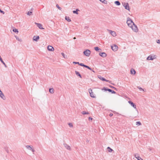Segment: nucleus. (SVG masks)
Instances as JSON below:
<instances>
[{
    "instance_id": "79ce46f5",
    "label": "nucleus",
    "mask_w": 160,
    "mask_h": 160,
    "mask_svg": "<svg viewBox=\"0 0 160 160\" xmlns=\"http://www.w3.org/2000/svg\"><path fill=\"white\" fill-rule=\"evenodd\" d=\"M0 12L2 13L3 14H4V12L0 8Z\"/></svg>"
},
{
    "instance_id": "f257e3e1",
    "label": "nucleus",
    "mask_w": 160,
    "mask_h": 160,
    "mask_svg": "<svg viewBox=\"0 0 160 160\" xmlns=\"http://www.w3.org/2000/svg\"><path fill=\"white\" fill-rule=\"evenodd\" d=\"M133 22L132 20L129 18L128 17L127 18V23L128 26L130 27L133 25Z\"/></svg>"
},
{
    "instance_id": "6e6d98bb",
    "label": "nucleus",
    "mask_w": 160,
    "mask_h": 160,
    "mask_svg": "<svg viewBox=\"0 0 160 160\" xmlns=\"http://www.w3.org/2000/svg\"><path fill=\"white\" fill-rule=\"evenodd\" d=\"M149 150H151V149H150Z\"/></svg>"
},
{
    "instance_id": "f3484780",
    "label": "nucleus",
    "mask_w": 160,
    "mask_h": 160,
    "mask_svg": "<svg viewBox=\"0 0 160 160\" xmlns=\"http://www.w3.org/2000/svg\"><path fill=\"white\" fill-rule=\"evenodd\" d=\"M111 89H109V88H105V87H104L102 89V90H104L105 91H108L109 92H110V91H111Z\"/></svg>"
},
{
    "instance_id": "37998d69",
    "label": "nucleus",
    "mask_w": 160,
    "mask_h": 160,
    "mask_svg": "<svg viewBox=\"0 0 160 160\" xmlns=\"http://www.w3.org/2000/svg\"><path fill=\"white\" fill-rule=\"evenodd\" d=\"M73 63L74 64H78V65H79V62H73Z\"/></svg>"
},
{
    "instance_id": "473e14b6",
    "label": "nucleus",
    "mask_w": 160,
    "mask_h": 160,
    "mask_svg": "<svg viewBox=\"0 0 160 160\" xmlns=\"http://www.w3.org/2000/svg\"><path fill=\"white\" fill-rule=\"evenodd\" d=\"M136 124L137 125L139 126L141 125L142 124L140 121H138L136 122Z\"/></svg>"
},
{
    "instance_id": "7c9ffc66",
    "label": "nucleus",
    "mask_w": 160,
    "mask_h": 160,
    "mask_svg": "<svg viewBox=\"0 0 160 160\" xmlns=\"http://www.w3.org/2000/svg\"><path fill=\"white\" fill-rule=\"evenodd\" d=\"M83 114V115H85V114H89V113L88 112H86L85 111H82V112H81Z\"/></svg>"
},
{
    "instance_id": "ddd939ff",
    "label": "nucleus",
    "mask_w": 160,
    "mask_h": 160,
    "mask_svg": "<svg viewBox=\"0 0 160 160\" xmlns=\"http://www.w3.org/2000/svg\"><path fill=\"white\" fill-rule=\"evenodd\" d=\"M136 72L135 70L133 69L132 68L130 70V73L132 75H135L136 74Z\"/></svg>"
},
{
    "instance_id": "49530a36",
    "label": "nucleus",
    "mask_w": 160,
    "mask_h": 160,
    "mask_svg": "<svg viewBox=\"0 0 160 160\" xmlns=\"http://www.w3.org/2000/svg\"><path fill=\"white\" fill-rule=\"evenodd\" d=\"M5 151L8 152V148H5Z\"/></svg>"
},
{
    "instance_id": "864d4df0",
    "label": "nucleus",
    "mask_w": 160,
    "mask_h": 160,
    "mask_svg": "<svg viewBox=\"0 0 160 160\" xmlns=\"http://www.w3.org/2000/svg\"><path fill=\"white\" fill-rule=\"evenodd\" d=\"M111 84H112V85H114V84H113V83H111Z\"/></svg>"
},
{
    "instance_id": "f704fd0d",
    "label": "nucleus",
    "mask_w": 160,
    "mask_h": 160,
    "mask_svg": "<svg viewBox=\"0 0 160 160\" xmlns=\"http://www.w3.org/2000/svg\"><path fill=\"white\" fill-rule=\"evenodd\" d=\"M79 65L80 66H82V67H85V66L86 65H84L83 63H79Z\"/></svg>"
},
{
    "instance_id": "9d476101",
    "label": "nucleus",
    "mask_w": 160,
    "mask_h": 160,
    "mask_svg": "<svg viewBox=\"0 0 160 160\" xmlns=\"http://www.w3.org/2000/svg\"><path fill=\"white\" fill-rule=\"evenodd\" d=\"M99 55L100 56L103 58L107 56V54L105 52H100Z\"/></svg>"
},
{
    "instance_id": "412c9836",
    "label": "nucleus",
    "mask_w": 160,
    "mask_h": 160,
    "mask_svg": "<svg viewBox=\"0 0 160 160\" xmlns=\"http://www.w3.org/2000/svg\"><path fill=\"white\" fill-rule=\"evenodd\" d=\"M50 93L52 94L54 93V89L53 88H50L49 89Z\"/></svg>"
},
{
    "instance_id": "e433bc0d",
    "label": "nucleus",
    "mask_w": 160,
    "mask_h": 160,
    "mask_svg": "<svg viewBox=\"0 0 160 160\" xmlns=\"http://www.w3.org/2000/svg\"><path fill=\"white\" fill-rule=\"evenodd\" d=\"M56 6L59 10H61L62 9V8L60 7L58 4H56Z\"/></svg>"
},
{
    "instance_id": "4468645a",
    "label": "nucleus",
    "mask_w": 160,
    "mask_h": 160,
    "mask_svg": "<svg viewBox=\"0 0 160 160\" xmlns=\"http://www.w3.org/2000/svg\"><path fill=\"white\" fill-rule=\"evenodd\" d=\"M135 157L138 160H143V159H142L140 157H139V155L138 154H136L135 155Z\"/></svg>"
},
{
    "instance_id": "72a5a7b5",
    "label": "nucleus",
    "mask_w": 160,
    "mask_h": 160,
    "mask_svg": "<svg viewBox=\"0 0 160 160\" xmlns=\"http://www.w3.org/2000/svg\"><path fill=\"white\" fill-rule=\"evenodd\" d=\"M15 38L17 40L20 42L22 41V40L21 39H19V38L17 37V36H15Z\"/></svg>"
},
{
    "instance_id": "0eeeda50",
    "label": "nucleus",
    "mask_w": 160,
    "mask_h": 160,
    "mask_svg": "<svg viewBox=\"0 0 160 160\" xmlns=\"http://www.w3.org/2000/svg\"><path fill=\"white\" fill-rule=\"evenodd\" d=\"M35 24L37 25V27L40 29H43L44 28H42V25L41 24L35 22Z\"/></svg>"
},
{
    "instance_id": "8fccbe9b",
    "label": "nucleus",
    "mask_w": 160,
    "mask_h": 160,
    "mask_svg": "<svg viewBox=\"0 0 160 160\" xmlns=\"http://www.w3.org/2000/svg\"><path fill=\"white\" fill-rule=\"evenodd\" d=\"M88 119L89 120H92V118L91 117H89V118Z\"/></svg>"
},
{
    "instance_id": "a18cd8bd",
    "label": "nucleus",
    "mask_w": 160,
    "mask_h": 160,
    "mask_svg": "<svg viewBox=\"0 0 160 160\" xmlns=\"http://www.w3.org/2000/svg\"><path fill=\"white\" fill-rule=\"evenodd\" d=\"M157 42L158 44H160V40L158 39V40H157Z\"/></svg>"
},
{
    "instance_id": "1a4fd4ad",
    "label": "nucleus",
    "mask_w": 160,
    "mask_h": 160,
    "mask_svg": "<svg viewBox=\"0 0 160 160\" xmlns=\"http://www.w3.org/2000/svg\"><path fill=\"white\" fill-rule=\"evenodd\" d=\"M48 49L50 51H52L54 50V48L51 46L49 45L48 47Z\"/></svg>"
},
{
    "instance_id": "423d86ee",
    "label": "nucleus",
    "mask_w": 160,
    "mask_h": 160,
    "mask_svg": "<svg viewBox=\"0 0 160 160\" xmlns=\"http://www.w3.org/2000/svg\"><path fill=\"white\" fill-rule=\"evenodd\" d=\"M111 47L112 50L114 51H117L118 48V47L115 45H114L113 46H111Z\"/></svg>"
},
{
    "instance_id": "c03bdc74",
    "label": "nucleus",
    "mask_w": 160,
    "mask_h": 160,
    "mask_svg": "<svg viewBox=\"0 0 160 160\" xmlns=\"http://www.w3.org/2000/svg\"><path fill=\"white\" fill-rule=\"evenodd\" d=\"M113 114L112 113H110L109 114V116L110 117H112V116H113Z\"/></svg>"
},
{
    "instance_id": "39448f33",
    "label": "nucleus",
    "mask_w": 160,
    "mask_h": 160,
    "mask_svg": "<svg viewBox=\"0 0 160 160\" xmlns=\"http://www.w3.org/2000/svg\"><path fill=\"white\" fill-rule=\"evenodd\" d=\"M88 92L90 93V96L93 98H95V96H94V94L92 92V90L91 88L89 89Z\"/></svg>"
},
{
    "instance_id": "bb28decb",
    "label": "nucleus",
    "mask_w": 160,
    "mask_h": 160,
    "mask_svg": "<svg viewBox=\"0 0 160 160\" xmlns=\"http://www.w3.org/2000/svg\"><path fill=\"white\" fill-rule=\"evenodd\" d=\"M107 149L109 152H112L113 151V150L109 147L107 148Z\"/></svg>"
},
{
    "instance_id": "a211bd4d",
    "label": "nucleus",
    "mask_w": 160,
    "mask_h": 160,
    "mask_svg": "<svg viewBox=\"0 0 160 160\" xmlns=\"http://www.w3.org/2000/svg\"><path fill=\"white\" fill-rule=\"evenodd\" d=\"M75 73L76 74L77 76H79L81 78H82L81 75L80 74V73L78 72L77 71H75Z\"/></svg>"
},
{
    "instance_id": "2f4dec72",
    "label": "nucleus",
    "mask_w": 160,
    "mask_h": 160,
    "mask_svg": "<svg viewBox=\"0 0 160 160\" xmlns=\"http://www.w3.org/2000/svg\"><path fill=\"white\" fill-rule=\"evenodd\" d=\"M109 87H110L111 88L114 89V90H116L117 91V88H115V87H114L110 85H109Z\"/></svg>"
},
{
    "instance_id": "7ed1b4c3",
    "label": "nucleus",
    "mask_w": 160,
    "mask_h": 160,
    "mask_svg": "<svg viewBox=\"0 0 160 160\" xmlns=\"http://www.w3.org/2000/svg\"><path fill=\"white\" fill-rule=\"evenodd\" d=\"M132 30L135 32H137L138 31V29L137 26L135 25L134 22H133V25L132 27H131Z\"/></svg>"
},
{
    "instance_id": "6e6552de",
    "label": "nucleus",
    "mask_w": 160,
    "mask_h": 160,
    "mask_svg": "<svg viewBox=\"0 0 160 160\" xmlns=\"http://www.w3.org/2000/svg\"><path fill=\"white\" fill-rule=\"evenodd\" d=\"M128 102L134 108L136 109V106L135 103H133L131 101H129Z\"/></svg>"
},
{
    "instance_id": "4c0bfd02",
    "label": "nucleus",
    "mask_w": 160,
    "mask_h": 160,
    "mask_svg": "<svg viewBox=\"0 0 160 160\" xmlns=\"http://www.w3.org/2000/svg\"><path fill=\"white\" fill-rule=\"evenodd\" d=\"M140 90V91H142L143 92L144 91V89H142L141 87H137Z\"/></svg>"
},
{
    "instance_id": "dca6fc26",
    "label": "nucleus",
    "mask_w": 160,
    "mask_h": 160,
    "mask_svg": "<svg viewBox=\"0 0 160 160\" xmlns=\"http://www.w3.org/2000/svg\"><path fill=\"white\" fill-rule=\"evenodd\" d=\"M64 147L68 149V150H71V148L70 146H68L67 144L66 143H64Z\"/></svg>"
},
{
    "instance_id": "b1692460",
    "label": "nucleus",
    "mask_w": 160,
    "mask_h": 160,
    "mask_svg": "<svg viewBox=\"0 0 160 160\" xmlns=\"http://www.w3.org/2000/svg\"><path fill=\"white\" fill-rule=\"evenodd\" d=\"M0 97L1 98L3 99V100H5L6 99V97L4 96L3 93H2V94H1V95H0Z\"/></svg>"
},
{
    "instance_id": "6ab92c4d",
    "label": "nucleus",
    "mask_w": 160,
    "mask_h": 160,
    "mask_svg": "<svg viewBox=\"0 0 160 160\" xmlns=\"http://www.w3.org/2000/svg\"><path fill=\"white\" fill-rule=\"evenodd\" d=\"M98 78H99L100 79V80H102V81H105V79L104 78H103V77H102L101 76H100V75H99V76H98Z\"/></svg>"
},
{
    "instance_id": "58836bf2",
    "label": "nucleus",
    "mask_w": 160,
    "mask_h": 160,
    "mask_svg": "<svg viewBox=\"0 0 160 160\" xmlns=\"http://www.w3.org/2000/svg\"><path fill=\"white\" fill-rule=\"evenodd\" d=\"M32 13V12L31 11H29L27 13L28 15H31Z\"/></svg>"
},
{
    "instance_id": "c9c22d12",
    "label": "nucleus",
    "mask_w": 160,
    "mask_h": 160,
    "mask_svg": "<svg viewBox=\"0 0 160 160\" xmlns=\"http://www.w3.org/2000/svg\"><path fill=\"white\" fill-rule=\"evenodd\" d=\"M61 54L63 56V57L64 58H67V55L65 56L63 53L62 52L61 53Z\"/></svg>"
},
{
    "instance_id": "603ef678",
    "label": "nucleus",
    "mask_w": 160,
    "mask_h": 160,
    "mask_svg": "<svg viewBox=\"0 0 160 160\" xmlns=\"http://www.w3.org/2000/svg\"><path fill=\"white\" fill-rule=\"evenodd\" d=\"M112 112H114V113H116V112L115 111H112Z\"/></svg>"
},
{
    "instance_id": "c85d7f7f",
    "label": "nucleus",
    "mask_w": 160,
    "mask_h": 160,
    "mask_svg": "<svg viewBox=\"0 0 160 160\" xmlns=\"http://www.w3.org/2000/svg\"><path fill=\"white\" fill-rule=\"evenodd\" d=\"M94 49L97 51H98L99 50H101V49L99 48L98 47H95Z\"/></svg>"
},
{
    "instance_id": "09e8293b",
    "label": "nucleus",
    "mask_w": 160,
    "mask_h": 160,
    "mask_svg": "<svg viewBox=\"0 0 160 160\" xmlns=\"http://www.w3.org/2000/svg\"><path fill=\"white\" fill-rule=\"evenodd\" d=\"M105 81H106V82H111L110 81L108 80H106L105 79Z\"/></svg>"
},
{
    "instance_id": "2eb2a0df",
    "label": "nucleus",
    "mask_w": 160,
    "mask_h": 160,
    "mask_svg": "<svg viewBox=\"0 0 160 160\" xmlns=\"http://www.w3.org/2000/svg\"><path fill=\"white\" fill-rule=\"evenodd\" d=\"M39 39V37L38 36H34L33 38V40L36 41H37Z\"/></svg>"
},
{
    "instance_id": "c756f323",
    "label": "nucleus",
    "mask_w": 160,
    "mask_h": 160,
    "mask_svg": "<svg viewBox=\"0 0 160 160\" xmlns=\"http://www.w3.org/2000/svg\"><path fill=\"white\" fill-rule=\"evenodd\" d=\"M12 31L14 32H18V29H16L15 28H13L12 29Z\"/></svg>"
},
{
    "instance_id": "de8ad7c7",
    "label": "nucleus",
    "mask_w": 160,
    "mask_h": 160,
    "mask_svg": "<svg viewBox=\"0 0 160 160\" xmlns=\"http://www.w3.org/2000/svg\"><path fill=\"white\" fill-rule=\"evenodd\" d=\"M31 151L33 152H35V150L32 148Z\"/></svg>"
},
{
    "instance_id": "5fc2aeb1",
    "label": "nucleus",
    "mask_w": 160,
    "mask_h": 160,
    "mask_svg": "<svg viewBox=\"0 0 160 160\" xmlns=\"http://www.w3.org/2000/svg\"><path fill=\"white\" fill-rule=\"evenodd\" d=\"M32 9H33V8H32V9H31V10H32Z\"/></svg>"
},
{
    "instance_id": "a19ab883",
    "label": "nucleus",
    "mask_w": 160,
    "mask_h": 160,
    "mask_svg": "<svg viewBox=\"0 0 160 160\" xmlns=\"http://www.w3.org/2000/svg\"><path fill=\"white\" fill-rule=\"evenodd\" d=\"M111 91H110V92H111L112 93H113V94H116V92L114 91L113 90H111Z\"/></svg>"
},
{
    "instance_id": "393cba45",
    "label": "nucleus",
    "mask_w": 160,
    "mask_h": 160,
    "mask_svg": "<svg viewBox=\"0 0 160 160\" xmlns=\"http://www.w3.org/2000/svg\"><path fill=\"white\" fill-rule=\"evenodd\" d=\"M85 68H88V69L91 70V71H92L94 72H95L90 67H89L88 66L86 65Z\"/></svg>"
},
{
    "instance_id": "cd10ccee",
    "label": "nucleus",
    "mask_w": 160,
    "mask_h": 160,
    "mask_svg": "<svg viewBox=\"0 0 160 160\" xmlns=\"http://www.w3.org/2000/svg\"><path fill=\"white\" fill-rule=\"evenodd\" d=\"M100 1H101L102 3L104 4H107V1L105 0H99Z\"/></svg>"
},
{
    "instance_id": "f8f14e48",
    "label": "nucleus",
    "mask_w": 160,
    "mask_h": 160,
    "mask_svg": "<svg viewBox=\"0 0 160 160\" xmlns=\"http://www.w3.org/2000/svg\"><path fill=\"white\" fill-rule=\"evenodd\" d=\"M154 58H155L152 57V56L149 55L147 58V60H153Z\"/></svg>"
},
{
    "instance_id": "5701e85b",
    "label": "nucleus",
    "mask_w": 160,
    "mask_h": 160,
    "mask_svg": "<svg viewBox=\"0 0 160 160\" xmlns=\"http://www.w3.org/2000/svg\"><path fill=\"white\" fill-rule=\"evenodd\" d=\"M114 3L117 6H119L120 5V3L119 1H117L114 2Z\"/></svg>"
},
{
    "instance_id": "aec40b11",
    "label": "nucleus",
    "mask_w": 160,
    "mask_h": 160,
    "mask_svg": "<svg viewBox=\"0 0 160 160\" xmlns=\"http://www.w3.org/2000/svg\"><path fill=\"white\" fill-rule=\"evenodd\" d=\"M26 148L28 149V150H31L32 149V148H33V146H30V145H27L26 146Z\"/></svg>"
},
{
    "instance_id": "a878e982",
    "label": "nucleus",
    "mask_w": 160,
    "mask_h": 160,
    "mask_svg": "<svg viewBox=\"0 0 160 160\" xmlns=\"http://www.w3.org/2000/svg\"><path fill=\"white\" fill-rule=\"evenodd\" d=\"M65 19L67 20L68 22H70L71 21V19L69 17L66 16L65 17Z\"/></svg>"
},
{
    "instance_id": "4be33fe9",
    "label": "nucleus",
    "mask_w": 160,
    "mask_h": 160,
    "mask_svg": "<svg viewBox=\"0 0 160 160\" xmlns=\"http://www.w3.org/2000/svg\"><path fill=\"white\" fill-rule=\"evenodd\" d=\"M79 11V10L78 9H77L76 10H74L73 11V13L78 14V11Z\"/></svg>"
},
{
    "instance_id": "3c124183",
    "label": "nucleus",
    "mask_w": 160,
    "mask_h": 160,
    "mask_svg": "<svg viewBox=\"0 0 160 160\" xmlns=\"http://www.w3.org/2000/svg\"><path fill=\"white\" fill-rule=\"evenodd\" d=\"M2 91L1 90H0V95H1V94H2Z\"/></svg>"
},
{
    "instance_id": "ea45409f",
    "label": "nucleus",
    "mask_w": 160,
    "mask_h": 160,
    "mask_svg": "<svg viewBox=\"0 0 160 160\" xmlns=\"http://www.w3.org/2000/svg\"><path fill=\"white\" fill-rule=\"evenodd\" d=\"M68 125L70 127H72L73 125L72 123H68Z\"/></svg>"
},
{
    "instance_id": "4d7b16f0",
    "label": "nucleus",
    "mask_w": 160,
    "mask_h": 160,
    "mask_svg": "<svg viewBox=\"0 0 160 160\" xmlns=\"http://www.w3.org/2000/svg\"><path fill=\"white\" fill-rule=\"evenodd\" d=\"M75 37H74V39H75Z\"/></svg>"
},
{
    "instance_id": "20e7f679",
    "label": "nucleus",
    "mask_w": 160,
    "mask_h": 160,
    "mask_svg": "<svg viewBox=\"0 0 160 160\" xmlns=\"http://www.w3.org/2000/svg\"><path fill=\"white\" fill-rule=\"evenodd\" d=\"M123 5L125 9L129 11L130 8L128 3L124 2V3H123Z\"/></svg>"
},
{
    "instance_id": "f03ea898",
    "label": "nucleus",
    "mask_w": 160,
    "mask_h": 160,
    "mask_svg": "<svg viewBox=\"0 0 160 160\" xmlns=\"http://www.w3.org/2000/svg\"><path fill=\"white\" fill-rule=\"evenodd\" d=\"M83 53L86 56L89 57L91 53V52L89 49H86L83 52Z\"/></svg>"
},
{
    "instance_id": "9b49d317",
    "label": "nucleus",
    "mask_w": 160,
    "mask_h": 160,
    "mask_svg": "<svg viewBox=\"0 0 160 160\" xmlns=\"http://www.w3.org/2000/svg\"><path fill=\"white\" fill-rule=\"evenodd\" d=\"M110 33L113 37H115L116 35V33L115 31H113L111 30H109Z\"/></svg>"
}]
</instances>
